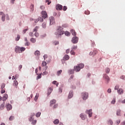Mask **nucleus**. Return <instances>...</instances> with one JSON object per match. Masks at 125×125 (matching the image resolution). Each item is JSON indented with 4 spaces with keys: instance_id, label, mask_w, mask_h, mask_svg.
<instances>
[{
    "instance_id": "nucleus-13",
    "label": "nucleus",
    "mask_w": 125,
    "mask_h": 125,
    "mask_svg": "<svg viewBox=\"0 0 125 125\" xmlns=\"http://www.w3.org/2000/svg\"><path fill=\"white\" fill-rule=\"evenodd\" d=\"M74 71L75 72H80V71H81V69L80 67H79V66L77 65V66H74Z\"/></svg>"
},
{
    "instance_id": "nucleus-31",
    "label": "nucleus",
    "mask_w": 125,
    "mask_h": 125,
    "mask_svg": "<svg viewBox=\"0 0 125 125\" xmlns=\"http://www.w3.org/2000/svg\"><path fill=\"white\" fill-rule=\"evenodd\" d=\"M46 62L45 61H43L42 64V67H44V66H46Z\"/></svg>"
},
{
    "instance_id": "nucleus-12",
    "label": "nucleus",
    "mask_w": 125,
    "mask_h": 125,
    "mask_svg": "<svg viewBox=\"0 0 125 125\" xmlns=\"http://www.w3.org/2000/svg\"><path fill=\"white\" fill-rule=\"evenodd\" d=\"M56 103V100H52L50 102V106H51L52 105L55 104Z\"/></svg>"
},
{
    "instance_id": "nucleus-48",
    "label": "nucleus",
    "mask_w": 125,
    "mask_h": 125,
    "mask_svg": "<svg viewBox=\"0 0 125 125\" xmlns=\"http://www.w3.org/2000/svg\"><path fill=\"white\" fill-rule=\"evenodd\" d=\"M35 36L36 38H38V37H39V36H40V34H39V33L38 32H36L35 33Z\"/></svg>"
},
{
    "instance_id": "nucleus-2",
    "label": "nucleus",
    "mask_w": 125,
    "mask_h": 125,
    "mask_svg": "<svg viewBox=\"0 0 125 125\" xmlns=\"http://www.w3.org/2000/svg\"><path fill=\"white\" fill-rule=\"evenodd\" d=\"M82 99L83 100H85L88 98V93L84 92L82 93Z\"/></svg>"
},
{
    "instance_id": "nucleus-56",
    "label": "nucleus",
    "mask_w": 125,
    "mask_h": 125,
    "mask_svg": "<svg viewBox=\"0 0 125 125\" xmlns=\"http://www.w3.org/2000/svg\"><path fill=\"white\" fill-rule=\"evenodd\" d=\"M46 2H47V5H49V4H50V3H51V1H49L48 0H46Z\"/></svg>"
},
{
    "instance_id": "nucleus-27",
    "label": "nucleus",
    "mask_w": 125,
    "mask_h": 125,
    "mask_svg": "<svg viewBox=\"0 0 125 125\" xmlns=\"http://www.w3.org/2000/svg\"><path fill=\"white\" fill-rule=\"evenodd\" d=\"M54 125H58V124H59V120H58V119H56V120L54 121Z\"/></svg>"
},
{
    "instance_id": "nucleus-49",
    "label": "nucleus",
    "mask_w": 125,
    "mask_h": 125,
    "mask_svg": "<svg viewBox=\"0 0 125 125\" xmlns=\"http://www.w3.org/2000/svg\"><path fill=\"white\" fill-rule=\"evenodd\" d=\"M3 97L5 99H8V95L6 94H4Z\"/></svg>"
},
{
    "instance_id": "nucleus-53",
    "label": "nucleus",
    "mask_w": 125,
    "mask_h": 125,
    "mask_svg": "<svg viewBox=\"0 0 125 125\" xmlns=\"http://www.w3.org/2000/svg\"><path fill=\"white\" fill-rule=\"evenodd\" d=\"M25 45L27 46H29V45H30V42H26V43H25Z\"/></svg>"
},
{
    "instance_id": "nucleus-10",
    "label": "nucleus",
    "mask_w": 125,
    "mask_h": 125,
    "mask_svg": "<svg viewBox=\"0 0 125 125\" xmlns=\"http://www.w3.org/2000/svg\"><path fill=\"white\" fill-rule=\"evenodd\" d=\"M104 79H105V81L107 82V83H109V81H110V78H109V76L108 75L104 74Z\"/></svg>"
},
{
    "instance_id": "nucleus-41",
    "label": "nucleus",
    "mask_w": 125,
    "mask_h": 125,
    "mask_svg": "<svg viewBox=\"0 0 125 125\" xmlns=\"http://www.w3.org/2000/svg\"><path fill=\"white\" fill-rule=\"evenodd\" d=\"M53 84H56V86H58L59 83H57V81H54L53 82Z\"/></svg>"
},
{
    "instance_id": "nucleus-8",
    "label": "nucleus",
    "mask_w": 125,
    "mask_h": 125,
    "mask_svg": "<svg viewBox=\"0 0 125 125\" xmlns=\"http://www.w3.org/2000/svg\"><path fill=\"white\" fill-rule=\"evenodd\" d=\"M6 108L7 111H10V110H11V109H12V106H11V104H7L6 105Z\"/></svg>"
},
{
    "instance_id": "nucleus-36",
    "label": "nucleus",
    "mask_w": 125,
    "mask_h": 125,
    "mask_svg": "<svg viewBox=\"0 0 125 125\" xmlns=\"http://www.w3.org/2000/svg\"><path fill=\"white\" fill-rule=\"evenodd\" d=\"M42 28H46V22H43L42 24Z\"/></svg>"
},
{
    "instance_id": "nucleus-14",
    "label": "nucleus",
    "mask_w": 125,
    "mask_h": 125,
    "mask_svg": "<svg viewBox=\"0 0 125 125\" xmlns=\"http://www.w3.org/2000/svg\"><path fill=\"white\" fill-rule=\"evenodd\" d=\"M70 33H71L73 36H77V33L75 31V30L71 29L70 30Z\"/></svg>"
},
{
    "instance_id": "nucleus-51",
    "label": "nucleus",
    "mask_w": 125,
    "mask_h": 125,
    "mask_svg": "<svg viewBox=\"0 0 125 125\" xmlns=\"http://www.w3.org/2000/svg\"><path fill=\"white\" fill-rule=\"evenodd\" d=\"M67 6H63V11H66V10H67Z\"/></svg>"
},
{
    "instance_id": "nucleus-50",
    "label": "nucleus",
    "mask_w": 125,
    "mask_h": 125,
    "mask_svg": "<svg viewBox=\"0 0 125 125\" xmlns=\"http://www.w3.org/2000/svg\"><path fill=\"white\" fill-rule=\"evenodd\" d=\"M69 74H71L74 73V71L72 69L69 70Z\"/></svg>"
},
{
    "instance_id": "nucleus-4",
    "label": "nucleus",
    "mask_w": 125,
    "mask_h": 125,
    "mask_svg": "<svg viewBox=\"0 0 125 125\" xmlns=\"http://www.w3.org/2000/svg\"><path fill=\"white\" fill-rule=\"evenodd\" d=\"M78 41H79V38L77 37H74L72 39L73 43H77L78 42Z\"/></svg>"
},
{
    "instance_id": "nucleus-29",
    "label": "nucleus",
    "mask_w": 125,
    "mask_h": 125,
    "mask_svg": "<svg viewBox=\"0 0 125 125\" xmlns=\"http://www.w3.org/2000/svg\"><path fill=\"white\" fill-rule=\"evenodd\" d=\"M64 35H65V36H67L71 35V33H70V32H69L68 31H65L64 33Z\"/></svg>"
},
{
    "instance_id": "nucleus-15",
    "label": "nucleus",
    "mask_w": 125,
    "mask_h": 125,
    "mask_svg": "<svg viewBox=\"0 0 125 125\" xmlns=\"http://www.w3.org/2000/svg\"><path fill=\"white\" fill-rule=\"evenodd\" d=\"M73 97V92L70 91L68 96V99H70Z\"/></svg>"
},
{
    "instance_id": "nucleus-5",
    "label": "nucleus",
    "mask_w": 125,
    "mask_h": 125,
    "mask_svg": "<svg viewBox=\"0 0 125 125\" xmlns=\"http://www.w3.org/2000/svg\"><path fill=\"white\" fill-rule=\"evenodd\" d=\"M55 23L54 18L53 17H50V25H53Z\"/></svg>"
},
{
    "instance_id": "nucleus-20",
    "label": "nucleus",
    "mask_w": 125,
    "mask_h": 125,
    "mask_svg": "<svg viewBox=\"0 0 125 125\" xmlns=\"http://www.w3.org/2000/svg\"><path fill=\"white\" fill-rule=\"evenodd\" d=\"M69 59H70V57L68 55L64 56L63 57L64 60H69Z\"/></svg>"
},
{
    "instance_id": "nucleus-46",
    "label": "nucleus",
    "mask_w": 125,
    "mask_h": 125,
    "mask_svg": "<svg viewBox=\"0 0 125 125\" xmlns=\"http://www.w3.org/2000/svg\"><path fill=\"white\" fill-rule=\"evenodd\" d=\"M29 122H33V121H34V117L33 116H31L29 119Z\"/></svg>"
},
{
    "instance_id": "nucleus-3",
    "label": "nucleus",
    "mask_w": 125,
    "mask_h": 125,
    "mask_svg": "<svg viewBox=\"0 0 125 125\" xmlns=\"http://www.w3.org/2000/svg\"><path fill=\"white\" fill-rule=\"evenodd\" d=\"M41 15L42 16V18L45 19V18H47V13L45 11H42L41 12Z\"/></svg>"
},
{
    "instance_id": "nucleus-21",
    "label": "nucleus",
    "mask_w": 125,
    "mask_h": 125,
    "mask_svg": "<svg viewBox=\"0 0 125 125\" xmlns=\"http://www.w3.org/2000/svg\"><path fill=\"white\" fill-rule=\"evenodd\" d=\"M34 4H31L30 6V8L31 9L30 11H31V12H33L34 11Z\"/></svg>"
},
{
    "instance_id": "nucleus-45",
    "label": "nucleus",
    "mask_w": 125,
    "mask_h": 125,
    "mask_svg": "<svg viewBox=\"0 0 125 125\" xmlns=\"http://www.w3.org/2000/svg\"><path fill=\"white\" fill-rule=\"evenodd\" d=\"M9 120H10V121H13V120H14V116H11L9 118Z\"/></svg>"
},
{
    "instance_id": "nucleus-30",
    "label": "nucleus",
    "mask_w": 125,
    "mask_h": 125,
    "mask_svg": "<svg viewBox=\"0 0 125 125\" xmlns=\"http://www.w3.org/2000/svg\"><path fill=\"white\" fill-rule=\"evenodd\" d=\"M51 92H52V88H51V87H50L48 90V95H49V94H50V93H51Z\"/></svg>"
},
{
    "instance_id": "nucleus-7",
    "label": "nucleus",
    "mask_w": 125,
    "mask_h": 125,
    "mask_svg": "<svg viewBox=\"0 0 125 125\" xmlns=\"http://www.w3.org/2000/svg\"><path fill=\"white\" fill-rule=\"evenodd\" d=\"M62 8H63V6L62 5L58 4L56 5L57 10H62Z\"/></svg>"
},
{
    "instance_id": "nucleus-40",
    "label": "nucleus",
    "mask_w": 125,
    "mask_h": 125,
    "mask_svg": "<svg viewBox=\"0 0 125 125\" xmlns=\"http://www.w3.org/2000/svg\"><path fill=\"white\" fill-rule=\"evenodd\" d=\"M84 13H85V14H86V15H89V14H90V12H89V11L87 10V11H85L84 12Z\"/></svg>"
},
{
    "instance_id": "nucleus-57",
    "label": "nucleus",
    "mask_w": 125,
    "mask_h": 125,
    "mask_svg": "<svg viewBox=\"0 0 125 125\" xmlns=\"http://www.w3.org/2000/svg\"><path fill=\"white\" fill-rule=\"evenodd\" d=\"M29 36H30V37H34V33L33 32H30Z\"/></svg>"
},
{
    "instance_id": "nucleus-11",
    "label": "nucleus",
    "mask_w": 125,
    "mask_h": 125,
    "mask_svg": "<svg viewBox=\"0 0 125 125\" xmlns=\"http://www.w3.org/2000/svg\"><path fill=\"white\" fill-rule=\"evenodd\" d=\"M15 52H16V53H20V47L18 46H16L15 49Z\"/></svg>"
},
{
    "instance_id": "nucleus-59",
    "label": "nucleus",
    "mask_w": 125,
    "mask_h": 125,
    "mask_svg": "<svg viewBox=\"0 0 125 125\" xmlns=\"http://www.w3.org/2000/svg\"><path fill=\"white\" fill-rule=\"evenodd\" d=\"M108 123L109 125H113V121H112V120H109Z\"/></svg>"
},
{
    "instance_id": "nucleus-52",
    "label": "nucleus",
    "mask_w": 125,
    "mask_h": 125,
    "mask_svg": "<svg viewBox=\"0 0 125 125\" xmlns=\"http://www.w3.org/2000/svg\"><path fill=\"white\" fill-rule=\"evenodd\" d=\"M43 58H44V60H46V61H47V60H45L47 58V55H44L43 56Z\"/></svg>"
},
{
    "instance_id": "nucleus-54",
    "label": "nucleus",
    "mask_w": 125,
    "mask_h": 125,
    "mask_svg": "<svg viewBox=\"0 0 125 125\" xmlns=\"http://www.w3.org/2000/svg\"><path fill=\"white\" fill-rule=\"evenodd\" d=\"M39 21H40V18H39L36 19V20H35V23H38V22H39Z\"/></svg>"
},
{
    "instance_id": "nucleus-37",
    "label": "nucleus",
    "mask_w": 125,
    "mask_h": 125,
    "mask_svg": "<svg viewBox=\"0 0 125 125\" xmlns=\"http://www.w3.org/2000/svg\"><path fill=\"white\" fill-rule=\"evenodd\" d=\"M105 72L106 73V74H109V73H110V69L109 68H106Z\"/></svg>"
},
{
    "instance_id": "nucleus-64",
    "label": "nucleus",
    "mask_w": 125,
    "mask_h": 125,
    "mask_svg": "<svg viewBox=\"0 0 125 125\" xmlns=\"http://www.w3.org/2000/svg\"><path fill=\"white\" fill-rule=\"evenodd\" d=\"M121 125H125V121H124L123 122H122V123H121Z\"/></svg>"
},
{
    "instance_id": "nucleus-19",
    "label": "nucleus",
    "mask_w": 125,
    "mask_h": 125,
    "mask_svg": "<svg viewBox=\"0 0 125 125\" xmlns=\"http://www.w3.org/2000/svg\"><path fill=\"white\" fill-rule=\"evenodd\" d=\"M39 96H40V94H39V93H37L36 94V95L35 96V97L34 98L35 101H37V100H38V99L39 98Z\"/></svg>"
},
{
    "instance_id": "nucleus-23",
    "label": "nucleus",
    "mask_w": 125,
    "mask_h": 125,
    "mask_svg": "<svg viewBox=\"0 0 125 125\" xmlns=\"http://www.w3.org/2000/svg\"><path fill=\"white\" fill-rule=\"evenodd\" d=\"M25 50H26V48L25 47H20V53H21V52H23V51H25Z\"/></svg>"
},
{
    "instance_id": "nucleus-47",
    "label": "nucleus",
    "mask_w": 125,
    "mask_h": 125,
    "mask_svg": "<svg viewBox=\"0 0 125 125\" xmlns=\"http://www.w3.org/2000/svg\"><path fill=\"white\" fill-rule=\"evenodd\" d=\"M78 48V46H73L72 47V50H75V49H77Z\"/></svg>"
},
{
    "instance_id": "nucleus-34",
    "label": "nucleus",
    "mask_w": 125,
    "mask_h": 125,
    "mask_svg": "<svg viewBox=\"0 0 125 125\" xmlns=\"http://www.w3.org/2000/svg\"><path fill=\"white\" fill-rule=\"evenodd\" d=\"M61 73H62V70L58 71V72L57 73V76H60V75L61 74Z\"/></svg>"
},
{
    "instance_id": "nucleus-33",
    "label": "nucleus",
    "mask_w": 125,
    "mask_h": 125,
    "mask_svg": "<svg viewBox=\"0 0 125 125\" xmlns=\"http://www.w3.org/2000/svg\"><path fill=\"white\" fill-rule=\"evenodd\" d=\"M53 44L54 45H58L59 44V41H54Z\"/></svg>"
},
{
    "instance_id": "nucleus-42",
    "label": "nucleus",
    "mask_w": 125,
    "mask_h": 125,
    "mask_svg": "<svg viewBox=\"0 0 125 125\" xmlns=\"http://www.w3.org/2000/svg\"><path fill=\"white\" fill-rule=\"evenodd\" d=\"M20 40V35H17L16 41H19Z\"/></svg>"
},
{
    "instance_id": "nucleus-17",
    "label": "nucleus",
    "mask_w": 125,
    "mask_h": 125,
    "mask_svg": "<svg viewBox=\"0 0 125 125\" xmlns=\"http://www.w3.org/2000/svg\"><path fill=\"white\" fill-rule=\"evenodd\" d=\"M35 55H37V56H39V55H41V52L39 50H37L35 51L34 53Z\"/></svg>"
},
{
    "instance_id": "nucleus-16",
    "label": "nucleus",
    "mask_w": 125,
    "mask_h": 125,
    "mask_svg": "<svg viewBox=\"0 0 125 125\" xmlns=\"http://www.w3.org/2000/svg\"><path fill=\"white\" fill-rule=\"evenodd\" d=\"M78 66L79 67V68L81 69H83V68L84 67V64H83V63H80L79 64H78Z\"/></svg>"
},
{
    "instance_id": "nucleus-60",
    "label": "nucleus",
    "mask_w": 125,
    "mask_h": 125,
    "mask_svg": "<svg viewBox=\"0 0 125 125\" xmlns=\"http://www.w3.org/2000/svg\"><path fill=\"white\" fill-rule=\"evenodd\" d=\"M70 53H71V54H72V55H75V52H74L73 50H71L70 51Z\"/></svg>"
},
{
    "instance_id": "nucleus-44",
    "label": "nucleus",
    "mask_w": 125,
    "mask_h": 125,
    "mask_svg": "<svg viewBox=\"0 0 125 125\" xmlns=\"http://www.w3.org/2000/svg\"><path fill=\"white\" fill-rule=\"evenodd\" d=\"M36 124H37V120H33L32 121V125H36Z\"/></svg>"
},
{
    "instance_id": "nucleus-18",
    "label": "nucleus",
    "mask_w": 125,
    "mask_h": 125,
    "mask_svg": "<svg viewBox=\"0 0 125 125\" xmlns=\"http://www.w3.org/2000/svg\"><path fill=\"white\" fill-rule=\"evenodd\" d=\"M118 93H119V94H123V93H124V90H123V89H119L118 90Z\"/></svg>"
},
{
    "instance_id": "nucleus-24",
    "label": "nucleus",
    "mask_w": 125,
    "mask_h": 125,
    "mask_svg": "<svg viewBox=\"0 0 125 125\" xmlns=\"http://www.w3.org/2000/svg\"><path fill=\"white\" fill-rule=\"evenodd\" d=\"M4 104H5V103L3 102V104L0 105V109L1 110H3V109H4Z\"/></svg>"
},
{
    "instance_id": "nucleus-26",
    "label": "nucleus",
    "mask_w": 125,
    "mask_h": 125,
    "mask_svg": "<svg viewBox=\"0 0 125 125\" xmlns=\"http://www.w3.org/2000/svg\"><path fill=\"white\" fill-rule=\"evenodd\" d=\"M80 117H81L82 120H85L86 117H85V116L83 115V114H81Z\"/></svg>"
},
{
    "instance_id": "nucleus-35",
    "label": "nucleus",
    "mask_w": 125,
    "mask_h": 125,
    "mask_svg": "<svg viewBox=\"0 0 125 125\" xmlns=\"http://www.w3.org/2000/svg\"><path fill=\"white\" fill-rule=\"evenodd\" d=\"M41 114H42V113L39 112L37 113H36V116L37 117V118H39V117L41 116Z\"/></svg>"
},
{
    "instance_id": "nucleus-38",
    "label": "nucleus",
    "mask_w": 125,
    "mask_h": 125,
    "mask_svg": "<svg viewBox=\"0 0 125 125\" xmlns=\"http://www.w3.org/2000/svg\"><path fill=\"white\" fill-rule=\"evenodd\" d=\"M116 103V98H114L113 100L111 101V104H115Z\"/></svg>"
},
{
    "instance_id": "nucleus-39",
    "label": "nucleus",
    "mask_w": 125,
    "mask_h": 125,
    "mask_svg": "<svg viewBox=\"0 0 125 125\" xmlns=\"http://www.w3.org/2000/svg\"><path fill=\"white\" fill-rule=\"evenodd\" d=\"M2 21H4L5 20V15H3V16L1 17Z\"/></svg>"
},
{
    "instance_id": "nucleus-58",
    "label": "nucleus",
    "mask_w": 125,
    "mask_h": 125,
    "mask_svg": "<svg viewBox=\"0 0 125 125\" xmlns=\"http://www.w3.org/2000/svg\"><path fill=\"white\" fill-rule=\"evenodd\" d=\"M5 92V90L4 89H2L1 90V93L2 94L3 93H4Z\"/></svg>"
},
{
    "instance_id": "nucleus-32",
    "label": "nucleus",
    "mask_w": 125,
    "mask_h": 125,
    "mask_svg": "<svg viewBox=\"0 0 125 125\" xmlns=\"http://www.w3.org/2000/svg\"><path fill=\"white\" fill-rule=\"evenodd\" d=\"M40 28L39 26H36L35 28L33 29V32H38V29Z\"/></svg>"
},
{
    "instance_id": "nucleus-43",
    "label": "nucleus",
    "mask_w": 125,
    "mask_h": 125,
    "mask_svg": "<svg viewBox=\"0 0 125 125\" xmlns=\"http://www.w3.org/2000/svg\"><path fill=\"white\" fill-rule=\"evenodd\" d=\"M5 87V84L4 83H3L1 85V89H3Z\"/></svg>"
},
{
    "instance_id": "nucleus-55",
    "label": "nucleus",
    "mask_w": 125,
    "mask_h": 125,
    "mask_svg": "<svg viewBox=\"0 0 125 125\" xmlns=\"http://www.w3.org/2000/svg\"><path fill=\"white\" fill-rule=\"evenodd\" d=\"M114 89H115V90H118V89H119V85L115 86Z\"/></svg>"
},
{
    "instance_id": "nucleus-1",
    "label": "nucleus",
    "mask_w": 125,
    "mask_h": 125,
    "mask_svg": "<svg viewBox=\"0 0 125 125\" xmlns=\"http://www.w3.org/2000/svg\"><path fill=\"white\" fill-rule=\"evenodd\" d=\"M64 31L61 26H59L55 33L57 38H61V36L64 35Z\"/></svg>"
},
{
    "instance_id": "nucleus-6",
    "label": "nucleus",
    "mask_w": 125,
    "mask_h": 125,
    "mask_svg": "<svg viewBox=\"0 0 125 125\" xmlns=\"http://www.w3.org/2000/svg\"><path fill=\"white\" fill-rule=\"evenodd\" d=\"M86 114H88V116L90 118L91 117H92V109H89L88 110H86Z\"/></svg>"
},
{
    "instance_id": "nucleus-9",
    "label": "nucleus",
    "mask_w": 125,
    "mask_h": 125,
    "mask_svg": "<svg viewBox=\"0 0 125 125\" xmlns=\"http://www.w3.org/2000/svg\"><path fill=\"white\" fill-rule=\"evenodd\" d=\"M97 54V50H94L93 52L91 51L89 53L90 55L92 56H94V55H96Z\"/></svg>"
},
{
    "instance_id": "nucleus-62",
    "label": "nucleus",
    "mask_w": 125,
    "mask_h": 125,
    "mask_svg": "<svg viewBox=\"0 0 125 125\" xmlns=\"http://www.w3.org/2000/svg\"><path fill=\"white\" fill-rule=\"evenodd\" d=\"M47 74H48V73H47V72L45 71V72H43L42 75H47Z\"/></svg>"
},
{
    "instance_id": "nucleus-28",
    "label": "nucleus",
    "mask_w": 125,
    "mask_h": 125,
    "mask_svg": "<svg viewBox=\"0 0 125 125\" xmlns=\"http://www.w3.org/2000/svg\"><path fill=\"white\" fill-rule=\"evenodd\" d=\"M117 116H120L121 115V109H118L116 112Z\"/></svg>"
},
{
    "instance_id": "nucleus-25",
    "label": "nucleus",
    "mask_w": 125,
    "mask_h": 125,
    "mask_svg": "<svg viewBox=\"0 0 125 125\" xmlns=\"http://www.w3.org/2000/svg\"><path fill=\"white\" fill-rule=\"evenodd\" d=\"M30 42H33V43H35V42H36V39L32 38L30 39Z\"/></svg>"
},
{
    "instance_id": "nucleus-63",
    "label": "nucleus",
    "mask_w": 125,
    "mask_h": 125,
    "mask_svg": "<svg viewBox=\"0 0 125 125\" xmlns=\"http://www.w3.org/2000/svg\"><path fill=\"white\" fill-rule=\"evenodd\" d=\"M121 79H122L123 80H125V76H121Z\"/></svg>"
},
{
    "instance_id": "nucleus-22",
    "label": "nucleus",
    "mask_w": 125,
    "mask_h": 125,
    "mask_svg": "<svg viewBox=\"0 0 125 125\" xmlns=\"http://www.w3.org/2000/svg\"><path fill=\"white\" fill-rule=\"evenodd\" d=\"M13 85L16 86V87H17V85H18V82H17V81H14Z\"/></svg>"
},
{
    "instance_id": "nucleus-61",
    "label": "nucleus",
    "mask_w": 125,
    "mask_h": 125,
    "mask_svg": "<svg viewBox=\"0 0 125 125\" xmlns=\"http://www.w3.org/2000/svg\"><path fill=\"white\" fill-rule=\"evenodd\" d=\"M40 22H43V18H39Z\"/></svg>"
}]
</instances>
